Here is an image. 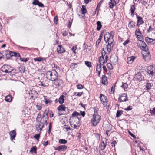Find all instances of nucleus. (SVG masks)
<instances>
[{
    "instance_id": "nucleus-8",
    "label": "nucleus",
    "mask_w": 155,
    "mask_h": 155,
    "mask_svg": "<svg viewBox=\"0 0 155 155\" xmlns=\"http://www.w3.org/2000/svg\"><path fill=\"white\" fill-rule=\"evenodd\" d=\"M67 147H68L65 145H62L55 148L54 149L59 152H62L65 150L67 149Z\"/></svg>"
},
{
    "instance_id": "nucleus-31",
    "label": "nucleus",
    "mask_w": 155,
    "mask_h": 155,
    "mask_svg": "<svg viewBox=\"0 0 155 155\" xmlns=\"http://www.w3.org/2000/svg\"><path fill=\"white\" fill-rule=\"evenodd\" d=\"M153 85V84L152 83H147L146 86V89L147 90H150L151 89Z\"/></svg>"
},
{
    "instance_id": "nucleus-46",
    "label": "nucleus",
    "mask_w": 155,
    "mask_h": 155,
    "mask_svg": "<svg viewBox=\"0 0 155 155\" xmlns=\"http://www.w3.org/2000/svg\"><path fill=\"white\" fill-rule=\"evenodd\" d=\"M123 112L122 111L117 110L116 113V117H120L122 114Z\"/></svg>"
},
{
    "instance_id": "nucleus-3",
    "label": "nucleus",
    "mask_w": 155,
    "mask_h": 155,
    "mask_svg": "<svg viewBox=\"0 0 155 155\" xmlns=\"http://www.w3.org/2000/svg\"><path fill=\"white\" fill-rule=\"evenodd\" d=\"M147 69L148 75L151 78L153 76H155V66L150 65L147 67Z\"/></svg>"
},
{
    "instance_id": "nucleus-58",
    "label": "nucleus",
    "mask_w": 155,
    "mask_h": 155,
    "mask_svg": "<svg viewBox=\"0 0 155 155\" xmlns=\"http://www.w3.org/2000/svg\"><path fill=\"white\" fill-rule=\"evenodd\" d=\"M8 53H10V55H11V57H12V56H15V52H13L11 51H9Z\"/></svg>"
},
{
    "instance_id": "nucleus-48",
    "label": "nucleus",
    "mask_w": 155,
    "mask_h": 155,
    "mask_svg": "<svg viewBox=\"0 0 155 155\" xmlns=\"http://www.w3.org/2000/svg\"><path fill=\"white\" fill-rule=\"evenodd\" d=\"M85 64L87 67L89 68H91L92 67L91 63L90 62L85 61Z\"/></svg>"
},
{
    "instance_id": "nucleus-21",
    "label": "nucleus",
    "mask_w": 155,
    "mask_h": 155,
    "mask_svg": "<svg viewBox=\"0 0 155 155\" xmlns=\"http://www.w3.org/2000/svg\"><path fill=\"white\" fill-rule=\"evenodd\" d=\"M116 4V2L115 0H110L109 2V7L111 8H112Z\"/></svg>"
},
{
    "instance_id": "nucleus-45",
    "label": "nucleus",
    "mask_w": 155,
    "mask_h": 155,
    "mask_svg": "<svg viewBox=\"0 0 155 155\" xmlns=\"http://www.w3.org/2000/svg\"><path fill=\"white\" fill-rule=\"evenodd\" d=\"M20 59L21 61L26 62L29 60V59L28 58H21V57H20Z\"/></svg>"
},
{
    "instance_id": "nucleus-43",
    "label": "nucleus",
    "mask_w": 155,
    "mask_h": 155,
    "mask_svg": "<svg viewBox=\"0 0 155 155\" xmlns=\"http://www.w3.org/2000/svg\"><path fill=\"white\" fill-rule=\"evenodd\" d=\"M101 64H97L96 66L97 71H101Z\"/></svg>"
},
{
    "instance_id": "nucleus-55",
    "label": "nucleus",
    "mask_w": 155,
    "mask_h": 155,
    "mask_svg": "<svg viewBox=\"0 0 155 155\" xmlns=\"http://www.w3.org/2000/svg\"><path fill=\"white\" fill-rule=\"evenodd\" d=\"M94 113L93 115H96V114H98V109L96 108V107H94Z\"/></svg>"
},
{
    "instance_id": "nucleus-50",
    "label": "nucleus",
    "mask_w": 155,
    "mask_h": 155,
    "mask_svg": "<svg viewBox=\"0 0 155 155\" xmlns=\"http://www.w3.org/2000/svg\"><path fill=\"white\" fill-rule=\"evenodd\" d=\"M137 39L139 40L141 42L143 41L142 40L143 39V36L142 35H140L138 37H136Z\"/></svg>"
},
{
    "instance_id": "nucleus-51",
    "label": "nucleus",
    "mask_w": 155,
    "mask_h": 155,
    "mask_svg": "<svg viewBox=\"0 0 155 155\" xmlns=\"http://www.w3.org/2000/svg\"><path fill=\"white\" fill-rule=\"evenodd\" d=\"M44 100H45V102L46 104L48 103H51L52 102L51 101L48 99H47L45 97L44 98Z\"/></svg>"
},
{
    "instance_id": "nucleus-62",
    "label": "nucleus",
    "mask_w": 155,
    "mask_h": 155,
    "mask_svg": "<svg viewBox=\"0 0 155 155\" xmlns=\"http://www.w3.org/2000/svg\"><path fill=\"white\" fill-rule=\"evenodd\" d=\"M72 20H69L68 21V27L69 28L71 27L72 23Z\"/></svg>"
},
{
    "instance_id": "nucleus-19",
    "label": "nucleus",
    "mask_w": 155,
    "mask_h": 155,
    "mask_svg": "<svg viewBox=\"0 0 155 155\" xmlns=\"http://www.w3.org/2000/svg\"><path fill=\"white\" fill-rule=\"evenodd\" d=\"M142 76L141 73L140 72H138L134 76V78L135 79L138 80L139 81H141L142 80Z\"/></svg>"
},
{
    "instance_id": "nucleus-61",
    "label": "nucleus",
    "mask_w": 155,
    "mask_h": 155,
    "mask_svg": "<svg viewBox=\"0 0 155 155\" xmlns=\"http://www.w3.org/2000/svg\"><path fill=\"white\" fill-rule=\"evenodd\" d=\"M52 66L53 68L54 67L56 69L59 70H60L59 67L58 66L55 65L54 64H53L52 65Z\"/></svg>"
},
{
    "instance_id": "nucleus-39",
    "label": "nucleus",
    "mask_w": 155,
    "mask_h": 155,
    "mask_svg": "<svg viewBox=\"0 0 155 155\" xmlns=\"http://www.w3.org/2000/svg\"><path fill=\"white\" fill-rule=\"evenodd\" d=\"M104 55H103V53H102V56H100L99 58V61L100 63V64H101V62L102 63H103V62L104 61Z\"/></svg>"
},
{
    "instance_id": "nucleus-56",
    "label": "nucleus",
    "mask_w": 155,
    "mask_h": 155,
    "mask_svg": "<svg viewBox=\"0 0 155 155\" xmlns=\"http://www.w3.org/2000/svg\"><path fill=\"white\" fill-rule=\"evenodd\" d=\"M132 109V107L131 106H129L127 107V108H124V110L126 111H129L131 110Z\"/></svg>"
},
{
    "instance_id": "nucleus-13",
    "label": "nucleus",
    "mask_w": 155,
    "mask_h": 155,
    "mask_svg": "<svg viewBox=\"0 0 155 155\" xmlns=\"http://www.w3.org/2000/svg\"><path fill=\"white\" fill-rule=\"evenodd\" d=\"M10 136V140L12 141L13 140H14L15 137L16 135V133L15 130H13L10 131L9 133Z\"/></svg>"
},
{
    "instance_id": "nucleus-11",
    "label": "nucleus",
    "mask_w": 155,
    "mask_h": 155,
    "mask_svg": "<svg viewBox=\"0 0 155 155\" xmlns=\"http://www.w3.org/2000/svg\"><path fill=\"white\" fill-rule=\"evenodd\" d=\"M114 44V42L108 43L107 47V52L109 54L111 51Z\"/></svg>"
},
{
    "instance_id": "nucleus-37",
    "label": "nucleus",
    "mask_w": 155,
    "mask_h": 155,
    "mask_svg": "<svg viewBox=\"0 0 155 155\" xmlns=\"http://www.w3.org/2000/svg\"><path fill=\"white\" fill-rule=\"evenodd\" d=\"M58 142L60 144H65L67 143V140L64 139H60L59 140Z\"/></svg>"
},
{
    "instance_id": "nucleus-23",
    "label": "nucleus",
    "mask_w": 155,
    "mask_h": 155,
    "mask_svg": "<svg viewBox=\"0 0 155 155\" xmlns=\"http://www.w3.org/2000/svg\"><path fill=\"white\" fill-rule=\"evenodd\" d=\"M135 57L133 56H131L130 57H129L127 58V62L129 64H131L134 61Z\"/></svg>"
},
{
    "instance_id": "nucleus-47",
    "label": "nucleus",
    "mask_w": 155,
    "mask_h": 155,
    "mask_svg": "<svg viewBox=\"0 0 155 155\" xmlns=\"http://www.w3.org/2000/svg\"><path fill=\"white\" fill-rule=\"evenodd\" d=\"M121 87L124 90L127 89L128 87V84L126 83H122V84L121 86Z\"/></svg>"
},
{
    "instance_id": "nucleus-52",
    "label": "nucleus",
    "mask_w": 155,
    "mask_h": 155,
    "mask_svg": "<svg viewBox=\"0 0 155 155\" xmlns=\"http://www.w3.org/2000/svg\"><path fill=\"white\" fill-rule=\"evenodd\" d=\"M40 133L38 134H35L34 136V137L36 140H38L40 137Z\"/></svg>"
},
{
    "instance_id": "nucleus-40",
    "label": "nucleus",
    "mask_w": 155,
    "mask_h": 155,
    "mask_svg": "<svg viewBox=\"0 0 155 155\" xmlns=\"http://www.w3.org/2000/svg\"><path fill=\"white\" fill-rule=\"evenodd\" d=\"M18 71L20 73H24L25 72V69L24 68L22 67H19L18 68Z\"/></svg>"
},
{
    "instance_id": "nucleus-28",
    "label": "nucleus",
    "mask_w": 155,
    "mask_h": 155,
    "mask_svg": "<svg viewBox=\"0 0 155 155\" xmlns=\"http://www.w3.org/2000/svg\"><path fill=\"white\" fill-rule=\"evenodd\" d=\"M110 61L114 63H117L118 61L117 57V56L111 57L110 58Z\"/></svg>"
},
{
    "instance_id": "nucleus-26",
    "label": "nucleus",
    "mask_w": 155,
    "mask_h": 155,
    "mask_svg": "<svg viewBox=\"0 0 155 155\" xmlns=\"http://www.w3.org/2000/svg\"><path fill=\"white\" fill-rule=\"evenodd\" d=\"M136 9V8L135 7V6L134 5H132L130 6V11L131 13V15L132 17H133L134 15V11Z\"/></svg>"
},
{
    "instance_id": "nucleus-25",
    "label": "nucleus",
    "mask_w": 155,
    "mask_h": 155,
    "mask_svg": "<svg viewBox=\"0 0 155 155\" xmlns=\"http://www.w3.org/2000/svg\"><path fill=\"white\" fill-rule=\"evenodd\" d=\"M145 41L146 42L148 43H150L153 42H154L153 43V44L155 43V39H153L148 37H147L145 38Z\"/></svg>"
},
{
    "instance_id": "nucleus-54",
    "label": "nucleus",
    "mask_w": 155,
    "mask_h": 155,
    "mask_svg": "<svg viewBox=\"0 0 155 155\" xmlns=\"http://www.w3.org/2000/svg\"><path fill=\"white\" fill-rule=\"evenodd\" d=\"M78 89H81L84 88V86L81 84H78L76 86Z\"/></svg>"
},
{
    "instance_id": "nucleus-49",
    "label": "nucleus",
    "mask_w": 155,
    "mask_h": 155,
    "mask_svg": "<svg viewBox=\"0 0 155 155\" xmlns=\"http://www.w3.org/2000/svg\"><path fill=\"white\" fill-rule=\"evenodd\" d=\"M43 59L41 57H37L34 58V60L35 61L40 62Z\"/></svg>"
},
{
    "instance_id": "nucleus-34",
    "label": "nucleus",
    "mask_w": 155,
    "mask_h": 155,
    "mask_svg": "<svg viewBox=\"0 0 155 155\" xmlns=\"http://www.w3.org/2000/svg\"><path fill=\"white\" fill-rule=\"evenodd\" d=\"M5 101L8 102H10L12 100V97L10 95L7 96L5 97Z\"/></svg>"
},
{
    "instance_id": "nucleus-9",
    "label": "nucleus",
    "mask_w": 155,
    "mask_h": 155,
    "mask_svg": "<svg viewBox=\"0 0 155 155\" xmlns=\"http://www.w3.org/2000/svg\"><path fill=\"white\" fill-rule=\"evenodd\" d=\"M141 44L142 46H140V48L145 51L146 52L145 53H147V52L149 51H148V47L147 46L146 43L143 41H142Z\"/></svg>"
},
{
    "instance_id": "nucleus-12",
    "label": "nucleus",
    "mask_w": 155,
    "mask_h": 155,
    "mask_svg": "<svg viewBox=\"0 0 155 155\" xmlns=\"http://www.w3.org/2000/svg\"><path fill=\"white\" fill-rule=\"evenodd\" d=\"M136 15L137 18V25L139 27L140 25L144 23V21L142 17L138 15L137 14Z\"/></svg>"
},
{
    "instance_id": "nucleus-29",
    "label": "nucleus",
    "mask_w": 155,
    "mask_h": 155,
    "mask_svg": "<svg viewBox=\"0 0 155 155\" xmlns=\"http://www.w3.org/2000/svg\"><path fill=\"white\" fill-rule=\"evenodd\" d=\"M64 97H65L63 95H61L60 96L58 100V102L60 104H62L64 102Z\"/></svg>"
},
{
    "instance_id": "nucleus-5",
    "label": "nucleus",
    "mask_w": 155,
    "mask_h": 155,
    "mask_svg": "<svg viewBox=\"0 0 155 155\" xmlns=\"http://www.w3.org/2000/svg\"><path fill=\"white\" fill-rule=\"evenodd\" d=\"M104 39L106 43L114 42L113 38L111 37L110 33L108 32H106L104 35Z\"/></svg>"
},
{
    "instance_id": "nucleus-38",
    "label": "nucleus",
    "mask_w": 155,
    "mask_h": 155,
    "mask_svg": "<svg viewBox=\"0 0 155 155\" xmlns=\"http://www.w3.org/2000/svg\"><path fill=\"white\" fill-rule=\"evenodd\" d=\"M140 35H142V33L139 29L137 28L135 31V35L136 37H138Z\"/></svg>"
},
{
    "instance_id": "nucleus-36",
    "label": "nucleus",
    "mask_w": 155,
    "mask_h": 155,
    "mask_svg": "<svg viewBox=\"0 0 155 155\" xmlns=\"http://www.w3.org/2000/svg\"><path fill=\"white\" fill-rule=\"evenodd\" d=\"M82 8L81 9V11L82 14L84 15L85 14L87 13V11L86 9V7L84 5H82Z\"/></svg>"
},
{
    "instance_id": "nucleus-17",
    "label": "nucleus",
    "mask_w": 155,
    "mask_h": 155,
    "mask_svg": "<svg viewBox=\"0 0 155 155\" xmlns=\"http://www.w3.org/2000/svg\"><path fill=\"white\" fill-rule=\"evenodd\" d=\"M143 56V58L146 61H148L150 59L151 56L149 52H148L147 53H145Z\"/></svg>"
},
{
    "instance_id": "nucleus-18",
    "label": "nucleus",
    "mask_w": 155,
    "mask_h": 155,
    "mask_svg": "<svg viewBox=\"0 0 155 155\" xmlns=\"http://www.w3.org/2000/svg\"><path fill=\"white\" fill-rule=\"evenodd\" d=\"M32 4L34 5H37L40 7H43L44 6V5L39 2L38 0H34Z\"/></svg>"
},
{
    "instance_id": "nucleus-1",
    "label": "nucleus",
    "mask_w": 155,
    "mask_h": 155,
    "mask_svg": "<svg viewBox=\"0 0 155 155\" xmlns=\"http://www.w3.org/2000/svg\"><path fill=\"white\" fill-rule=\"evenodd\" d=\"M58 73L54 69L47 71L46 74L47 78L52 81L58 78Z\"/></svg>"
},
{
    "instance_id": "nucleus-16",
    "label": "nucleus",
    "mask_w": 155,
    "mask_h": 155,
    "mask_svg": "<svg viewBox=\"0 0 155 155\" xmlns=\"http://www.w3.org/2000/svg\"><path fill=\"white\" fill-rule=\"evenodd\" d=\"M57 51L58 53H62L65 52V50L62 46L58 45L57 48Z\"/></svg>"
},
{
    "instance_id": "nucleus-32",
    "label": "nucleus",
    "mask_w": 155,
    "mask_h": 155,
    "mask_svg": "<svg viewBox=\"0 0 155 155\" xmlns=\"http://www.w3.org/2000/svg\"><path fill=\"white\" fill-rule=\"evenodd\" d=\"M97 31H99L102 27V25L100 21H98L97 22Z\"/></svg>"
},
{
    "instance_id": "nucleus-57",
    "label": "nucleus",
    "mask_w": 155,
    "mask_h": 155,
    "mask_svg": "<svg viewBox=\"0 0 155 155\" xmlns=\"http://www.w3.org/2000/svg\"><path fill=\"white\" fill-rule=\"evenodd\" d=\"M36 107L37 109L38 110H40L41 109V104L37 105L36 106Z\"/></svg>"
},
{
    "instance_id": "nucleus-20",
    "label": "nucleus",
    "mask_w": 155,
    "mask_h": 155,
    "mask_svg": "<svg viewBox=\"0 0 155 155\" xmlns=\"http://www.w3.org/2000/svg\"><path fill=\"white\" fill-rule=\"evenodd\" d=\"M102 83L104 85H106L108 84V81L107 78L105 75L102 76Z\"/></svg>"
},
{
    "instance_id": "nucleus-35",
    "label": "nucleus",
    "mask_w": 155,
    "mask_h": 155,
    "mask_svg": "<svg viewBox=\"0 0 155 155\" xmlns=\"http://www.w3.org/2000/svg\"><path fill=\"white\" fill-rule=\"evenodd\" d=\"M135 25V23L133 21H131L129 22L128 26L129 28H131L134 27Z\"/></svg>"
},
{
    "instance_id": "nucleus-60",
    "label": "nucleus",
    "mask_w": 155,
    "mask_h": 155,
    "mask_svg": "<svg viewBox=\"0 0 155 155\" xmlns=\"http://www.w3.org/2000/svg\"><path fill=\"white\" fill-rule=\"evenodd\" d=\"M101 3H102V2H101V1H100V2H99V3L97 5V7L96 8V10H98V11H99V7L101 5Z\"/></svg>"
},
{
    "instance_id": "nucleus-44",
    "label": "nucleus",
    "mask_w": 155,
    "mask_h": 155,
    "mask_svg": "<svg viewBox=\"0 0 155 155\" xmlns=\"http://www.w3.org/2000/svg\"><path fill=\"white\" fill-rule=\"evenodd\" d=\"M105 54L104 55V61L103 62L102 65L104 64L105 63H107V60L108 59V56L107 55H105Z\"/></svg>"
},
{
    "instance_id": "nucleus-33",
    "label": "nucleus",
    "mask_w": 155,
    "mask_h": 155,
    "mask_svg": "<svg viewBox=\"0 0 155 155\" xmlns=\"http://www.w3.org/2000/svg\"><path fill=\"white\" fill-rule=\"evenodd\" d=\"M106 146V144H105L104 142L103 141L102 143H101L100 148L101 149L103 150L105 149Z\"/></svg>"
},
{
    "instance_id": "nucleus-7",
    "label": "nucleus",
    "mask_w": 155,
    "mask_h": 155,
    "mask_svg": "<svg viewBox=\"0 0 155 155\" xmlns=\"http://www.w3.org/2000/svg\"><path fill=\"white\" fill-rule=\"evenodd\" d=\"M128 100L127 95L126 93H122L118 98V101L120 102L126 101Z\"/></svg>"
},
{
    "instance_id": "nucleus-53",
    "label": "nucleus",
    "mask_w": 155,
    "mask_h": 155,
    "mask_svg": "<svg viewBox=\"0 0 155 155\" xmlns=\"http://www.w3.org/2000/svg\"><path fill=\"white\" fill-rule=\"evenodd\" d=\"M107 67L110 70H111L113 69V66L111 64L108 63L107 64Z\"/></svg>"
},
{
    "instance_id": "nucleus-10",
    "label": "nucleus",
    "mask_w": 155,
    "mask_h": 155,
    "mask_svg": "<svg viewBox=\"0 0 155 155\" xmlns=\"http://www.w3.org/2000/svg\"><path fill=\"white\" fill-rule=\"evenodd\" d=\"M28 93L31 98H33L34 97H36L38 96L37 92L34 90L32 89L30 90L29 91Z\"/></svg>"
},
{
    "instance_id": "nucleus-22",
    "label": "nucleus",
    "mask_w": 155,
    "mask_h": 155,
    "mask_svg": "<svg viewBox=\"0 0 155 155\" xmlns=\"http://www.w3.org/2000/svg\"><path fill=\"white\" fill-rule=\"evenodd\" d=\"M68 109L66 108L64 105L61 104L58 107V110L59 111H64L66 110V109Z\"/></svg>"
},
{
    "instance_id": "nucleus-59",
    "label": "nucleus",
    "mask_w": 155,
    "mask_h": 155,
    "mask_svg": "<svg viewBox=\"0 0 155 155\" xmlns=\"http://www.w3.org/2000/svg\"><path fill=\"white\" fill-rule=\"evenodd\" d=\"M58 21V18L57 16H55L54 18V22L55 24H57Z\"/></svg>"
},
{
    "instance_id": "nucleus-24",
    "label": "nucleus",
    "mask_w": 155,
    "mask_h": 155,
    "mask_svg": "<svg viewBox=\"0 0 155 155\" xmlns=\"http://www.w3.org/2000/svg\"><path fill=\"white\" fill-rule=\"evenodd\" d=\"M44 126L43 123H41L38 125H36V130L38 132H40Z\"/></svg>"
},
{
    "instance_id": "nucleus-27",
    "label": "nucleus",
    "mask_w": 155,
    "mask_h": 155,
    "mask_svg": "<svg viewBox=\"0 0 155 155\" xmlns=\"http://www.w3.org/2000/svg\"><path fill=\"white\" fill-rule=\"evenodd\" d=\"M48 111L47 110H45L43 114V117L42 119L43 120H48Z\"/></svg>"
},
{
    "instance_id": "nucleus-42",
    "label": "nucleus",
    "mask_w": 155,
    "mask_h": 155,
    "mask_svg": "<svg viewBox=\"0 0 155 155\" xmlns=\"http://www.w3.org/2000/svg\"><path fill=\"white\" fill-rule=\"evenodd\" d=\"M37 148L36 146L33 147L30 150V152L31 153H36Z\"/></svg>"
},
{
    "instance_id": "nucleus-14",
    "label": "nucleus",
    "mask_w": 155,
    "mask_h": 155,
    "mask_svg": "<svg viewBox=\"0 0 155 155\" xmlns=\"http://www.w3.org/2000/svg\"><path fill=\"white\" fill-rule=\"evenodd\" d=\"M100 98L101 101L103 102L104 105L107 104V97L106 96L101 94L100 95Z\"/></svg>"
},
{
    "instance_id": "nucleus-4",
    "label": "nucleus",
    "mask_w": 155,
    "mask_h": 155,
    "mask_svg": "<svg viewBox=\"0 0 155 155\" xmlns=\"http://www.w3.org/2000/svg\"><path fill=\"white\" fill-rule=\"evenodd\" d=\"M13 70V68L8 65H4L2 68V71L6 73H10Z\"/></svg>"
},
{
    "instance_id": "nucleus-15",
    "label": "nucleus",
    "mask_w": 155,
    "mask_h": 155,
    "mask_svg": "<svg viewBox=\"0 0 155 155\" xmlns=\"http://www.w3.org/2000/svg\"><path fill=\"white\" fill-rule=\"evenodd\" d=\"M9 51L7 50H5L2 51L3 54V57H4L7 59H8L11 57L10 55V53H8Z\"/></svg>"
},
{
    "instance_id": "nucleus-6",
    "label": "nucleus",
    "mask_w": 155,
    "mask_h": 155,
    "mask_svg": "<svg viewBox=\"0 0 155 155\" xmlns=\"http://www.w3.org/2000/svg\"><path fill=\"white\" fill-rule=\"evenodd\" d=\"M52 84L56 86L59 87L62 84L63 81L62 80L57 78L52 81Z\"/></svg>"
},
{
    "instance_id": "nucleus-30",
    "label": "nucleus",
    "mask_w": 155,
    "mask_h": 155,
    "mask_svg": "<svg viewBox=\"0 0 155 155\" xmlns=\"http://www.w3.org/2000/svg\"><path fill=\"white\" fill-rule=\"evenodd\" d=\"M106 131L110 132L111 130V125L109 124L106 125L104 127Z\"/></svg>"
},
{
    "instance_id": "nucleus-41",
    "label": "nucleus",
    "mask_w": 155,
    "mask_h": 155,
    "mask_svg": "<svg viewBox=\"0 0 155 155\" xmlns=\"http://www.w3.org/2000/svg\"><path fill=\"white\" fill-rule=\"evenodd\" d=\"M80 115V114L76 111L74 112L72 114V116L73 117H76Z\"/></svg>"
},
{
    "instance_id": "nucleus-2",
    "label": "nucleus",
    "mask_w": 155,
    "mask_h": 155,
    "mask_svg": "<svg viewBox=\"0 0 155 155\" xmlns=\"http://www.w3.org/2000/svg\"><path fill=\"white\" fill-rule=\"evenodd\" d=\"M101 116L98 114L93 115L92 118L91 119V123L93 126L97 125L101 120Z\"/></svg>"
},
{
    "instance_id": "nucleus-64",
    "label": "nucleus",
    "mask_w": 155,
    "mask_h": 155,
    "mask_svg": "<svg viewBox=\"0 0 155 155\" xmlns=\"http://www.w3.org/2000/svg\"><path fill=\"white\" fill-rule=\"evenodd\" d=\"M38 85H39V86H43V87H45V85L44 84H43V83L42 82H41V81H39L38 83Z\"/></svg>"
},
{
    "instance_id": "nucleus-63",
    "label": "nucleus",
    "mask_w": 155,
    "mask_h": 155,
    "mask_svg": "<svg viewBox=\"0 0 155 155\" xmlns=\"http://www.w3.org/2000/svg\"><path fill=\"white\" fill-rule=\"evenodd\" d=\"M103 31L101 32L100 36H99V38L98 39L101 40L102 37H103Z\"/></svg>"
}]
</instances>
